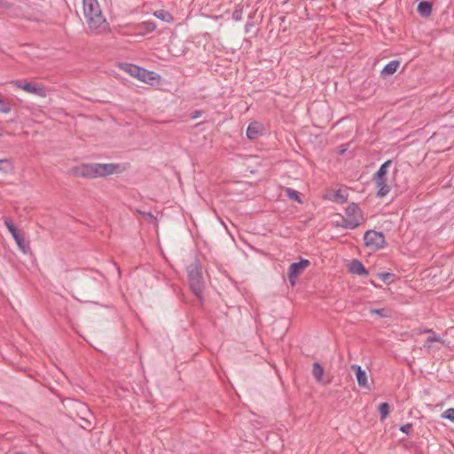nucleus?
I'll return each mask as SVG.
<instances>
[{"label": "nucleus", "instance_id": "nucleus-1", "mask_svg": "<svg viewBox=\"0 0 454 454\" xmlns=\"http://www.w3.org/2000/svg\"><path fill=\"white\" fill-rule=\"evenodd\" d=\"M120 170L117 163H82L70 169V173L77 177L95 179L113 175Z\"/></svg>", "mask_w": 454, "mask_h": 454}, {"label": "nucleus", "instance_id": "nucleus-2", "mask_svg": "<svg viewBox=\"0 0 454 454\" xmlns=\"http://www.w3.org/2000/svg\"><path fill=\"white\" fill-rule=\"evenodd\" d=\"M83 14L91 33L102 34L108 29V23L102 15L98 0H82Z\"/></svg>", "mask_w": 454, "mask_h": 454}, {"label": "nucleus", "instance_id": "nucleus-3", "mask_svg": "<svg viewBox=\"0 0 454 454\" xmlns=\"http://www.w3.org/2000/svg\"><path fill=\"white\" fill-rule=\"evenodd\" d=\"M186 270L191 290L198 298H200L204 285L200 264L194 262L187 266Z\"/></svg>", "mask_w": 454, "mask_h": 454}, {"label": "nucleus", "instance_id": "nucleus-4", "mask_svg": "<svg viewBox=\"0 0 454 454\" xmlns=\"http://www.w3.org/2000/svg\"><path fill=\"white\" fill-rule=\"evenodd\" d=\"M344 217L347 218L345 226L349 230H354L365 222L364 214L356 203H351L346 207Z\"/></svg>", "mask_w": 454, "mask_h": 454}, {"label": "nucleus", "instance_id": "nucleus-5", "mask_svg": "<svg viewBox=\"0 0 454 454\" xmlns=\"http://www.w3.org/2000/svg\"><path fill=\"white\" fill-rule=\"evenodd\" d=\"M14 87L21 89L29 94L38 96L40 98L47 97V90L44 86L33 82H26L24 80H15L11 82Z\"/></svg>", "mask_w": 454, "mask_h": 454}, {"label": "nucleus", "instance_id": "nucleus-6", "mask_svg": "<svg viewBox=\"0 0 454 454\" xmlns=\"http://www.w3.org/2000/svg\"><path fill=\"white\" fill-rule=\"evenodd\" d=\"M364 245L376 249L383 248L386 241L382 232L376 231H367L364 235Z\"/></svg>", "mask_w": 454, "mask_h": 454}, {"label": "nucleus", "instance_id": "nucleus-7", "mask_svg": "<svg viewBox=\"0 0 454 454\" xmlns=\"http://www.w3.org/2000/svg\"><path fill=\"white\" fill-rule=\"evenodd\" d=\"M4 224L8 231H10V233L12 234V236L13 237V239H15L19 249L25 254H28V252L30 251L29 245L25 242L23 237L20 234L19 231L12 223V221L9 219H5Z\"/></svg>", "mask_w": 454, "mask_h": 454}, {"label": "nucleus", "instance_id": "nucleus-8", "mask_svg": "<svg viewBox=\"0 0 454 454\" xmlns=\"http://www.w3.org/2000/svg\"><path fill=\"white\" fill-rule=\"evenodd\" d=\"M309 264V260L301 259L300 262H294L289 266L287 275L292 286L295 285L297 277L301 275Z\"/></svg>", "mask_w": 454, "mask_h": 454}, {"label": "nucleus", "instance_id": "nucleus-9", "mask_svg": "<svg viewBox=\"0 0 454 454\" xmlns=\"http://www.w3.org/2000/svg\"><path fill=\"white\" fill-rule=\"evenodd\" d=\"M372 181L377 188V196L383 198L390 192V186L387 184V176H373Z\"/></svg>", "mask_w": 454, "mask_h": 454}, {"label": "nucleus", "instance_id": "nucleus-10", "mask_svg": "<svg viewBox=\"0 0 454 454\" xmlns=\"http://www.w3.org/2000/svg\"><path fill=\"white\" fill-rule=\"evenodd\" d=\"M351 370L355 372L358 386L364 388H369L367 373L358 364H352Z\"/></svg>", "mask_w": 454, "mask_h": 454}, {"label": "nucleus", "instance_id": "nucleus-11", "mask_svg": "<svg viewBox=\"0 0 454 454\" xmlns=\"http://www.w3.org/2000/svg\"><path fill=\"white\" fill-rule=\"evenodd\" d=\"M135 77L138 78L142 82L152 83L154 80L159 78V75L153 71H148L146 69L141 68L137 69V74H135Z\"/></svg>", "mask_w": 454, "mask_h": 454}, {"label": "nucleus", "instance_id": "nucleus-12", "mask_svg": "<svg viewBox=\"0 0 454 454\" xmlns=\"http://www.w3.org/2000/svg\"><path fill=\"white\" fill-rule=\"evenodd\" d=\"M262 131V125L257 121L251 122L247 129V137L250 140L256 139Z\"/></svg>", "mask_w": 454, "mask_h": 454}, {"label": "nucleus", "instance_id": "nucleus-13", "mask_svg": "<svg viewBox=\"0 0 454 454\" xmlns=\"http://www.w3.org/2000/svg\"><path fill=\"white\" fill-rule=\"evenodd\" d=\"M349 270L350 272L359 276H367L369 274L368 270L364 268L363 263L356 259L351 261Z\"/></svg>", "mask_w": 454, "mask_h": 454}, {"label": "nucleus", "instance_id": "nucleus-14", "mask_svg": "<svg viewBox=\"0 0 454 454\" xmlns=\"http://www.w3.org/2000/svg\"><path fill=\"white\" fill-rule=\"evenodd\" d=\"M348 192L347 189L337 190L332 197V200L342 204L348 200Z\"/></svg>", "mask_w": 454, "mask_h": 454}, {"label": "nucleus", "instance_id": "nucleus-15", "mask_svg": "<svg viewBox=\"0 0 454 454\" xmlns=\"http://www.w3.org/2000/svg\"><path fill=\"white\" fill-rule=\"evenodd\" d=\"M139 34L145 35L153 32L156 29V24L153 21H145L138 25Z\"/></svg>", "mask_w": 454, "mask_h": 454}, {"label": "nucleus", "instance_id": "nucleus-16", "mask_svg": "<svg viewBox=\"0 0 454 454\" xmlns=\"http://www.w3.org/2000/svg\"><path fill=\"white\" fill-rule=\"evenodd\" d=\"M325 373L324 368L319 363L315 362L312 364V375L317 382H323V376Z\"/></svg>", "mask_w": 454, "mask_h": 454}, {"label": "nucleus", "instance_id": "nucleus-17", "mask_svg": "<svg viewBox=\"0 0 454 454\" xmlns=\"http://www.w3.org/2000/svg\"><path fill=\"white\" fill-rule=\"evenodd\" d=\"M418 12L423 17H427L432 12V4L429 2H420L418 5Z\"/></svg>", "mask_w": 454, "mask_h": 454}, {"label": "nucleus", "instance_id": "nucleus-18", "mask_svg": "<svg viewBox=\"0 0 454 454\" xmlns=\"http://www.w3.org/2000/svg\"><path fill=\"white\" fill-rule=\"evenodd\" d=\"M400 62L398 60H392L388 62L381 71L382 74H393L395 73Z\"/></svg>", "mask_w": 454, "mask_h": 454}, {"label": "nucleus", "instance_id": "nucleus-19", "mask_svg": "<svg viewBox=\"0 0 454 454\" xmlns=\"http://www.w3.org/2000/svg\"><path fill=\"white\" fill-rule=\"evenodd\" d=\"M154 16L162 21L170 23L173 21V16L165 10H158L154 12Z\"/></svg>", "mask_w": 454, "mask_h": 454}, {"label": "nucleus", "instance_id": "nucleus-20", "mask_svg": "<svg viewBox=\"0 0 454 454\" xmlns=\"http://www.w3.org/2000/svg\"><path fill=\"white\" fill-rule=\"evenodd\" d=\"M392 160H388L385 161L378 169V171L373 176H387V168L391 166Z\"/></svg>", "mask_w": 454, "mask_h": 454}, {"label": "nucleus", "instance_id": "nucleus-21", "mask_svg": "<svg viewBox=\"0 0 454 454\" xmlns=\"http://www.w3.org/2000/svg\"><path fill=\"white\" fill-rule=\"evenodd\" d=\"M381 420L385 419L389 414V404L387 403H381L378 407Z\"/></svg>", "mask_w": 454, "mask_h": 454}, {"label": "nucleus", "instance_id": "nucleus-22", "mask_svg": "<svg viewBox=\"0 0 454 454\" xmlns=\"http://www.w3.org/2000/svg\"><path fill=\"white\" fill-rule=\"evenodd\" d=\"M370 313L372 315H377L380 317H390V312L387 309H371Z\"/></svg>", "mask_w": 454, "mask_h": 454}, {"label": "nucleus", "instance_id": "nucleus-23", "mask_svg": "<svg viewBox=\"0 0 454 454\" xmlns=\"http://www.w3.org/2000/svg\"><path fill=\"white\" fill-rule=\"evenodd\" d=\"M286 195L291 200H294L295 201L301 202L300 196H299V193H298L297 191H295L294 189H291V188H286Z\"/></svg>", "mask_w": 454, "mask_h": 454}, {"label": "nucleus", "instance_id": "nucleus-24", "mask_svg": "<svg viewBox=\"0 0 454 454\" xmlns=\"http://www.w3.org/2000/svg\"><path fill=\"white\" fill-rule=\"evenodd\" d=\"M441 417L454 423V408L447 409L442 413Z\"/></svg>", "mask_w": 454, "mask_h": 454}, {"label": "nucleus", "instance_id": "nucleus-25", "mask_svg": "<svg viewBox=\"0 0 454 454\" xmlns=\"http://www.w3.org/2000/svg\"><path fill=\"white\" fill-rule=\"evenodd\" d=\"M425 333H432L433 335L429 336L427 339V342H442V338L439 335H436L432 330L427 329L424 331Z\"/></svg>", "mask_w": 454, "mask_h": 454}, {"label": "nucleus", "instance_id": "nucleus-26", "mask_svg": "<svg viewBox=\"0 0 454 454\" xmlns=\"http://www.w3.org/2000/svg\"><path fill=\"white\" fill-rule=\"evenodd\" d=\"M11 112V106L1 98L0 113L8 114Z\"/></svg>", "mask_w": 454, "mask_h": 454}, {"label": "nucleus", "instance_id": "nucleus-27", "mask_svg": "<svg viewBox=\"0 0 454 454\" xmlns=\"http://www.w3.org/2000/svg\"><path fill=\"white\" fill-rule=\"evenodd\" d=\"M393 277L392 274L390 273H387V272H380L379 273V278L385 283H389L390 282V278Z\"/></svg>", "mask_w": 454, "mask_h": 454}, {"label": "nucleus", "instance_id": "nucleus-28", "mask_svg": "<svg viewBox=\"0 0 454 454\" xmlns=\"http://www.w3.org/2000/svg\"><path fill=\"white\" fill-rule=\"evenodd\" d=\"M412 428V425L411 423L404 424L401 426L400 430L404 434H409Z\"/></svg>", "mask_w": 454, "mask_h": 454}, {"label": "nucleus", "instance_id": "nucleus-29", "mask_svg": "<svg viewBox=\"0 0 454 454\" xmlns=\"http://www.w3.org/2000/svg\"><path fill=\"white\" fill-rule=\"evenodd\" d=\"M142 67H139L137 66H135V65H130L128 71L129 73L135 77V74H137V69H141Z\"/></svg>", "mask_w": 454, "mask_h": 454}, {"label": "nucleus", "instance_id": "nucleus-30", "mask_svg": "<svg viewBox=\"0 0 454 454\" xmlns=\"http://www.w3.org/2000/svg\"><path fill=\"white\" fill-rule=\"evenodd\" d=\"M201 114H202V111H200V110L193 111L191 114V119L195 120V119L200 117Z\"/></svg>", "mask_w": 454, "mask_h": 454}, {"label": "nucleus", "instance_id": "nucleus-31", "mask_svg": "<svg viewBox=\"0 0 454 454\" xmlns=\"http://www.w3.org/2000/svg\"><path fill=\"white\" fill-rule=\"evenodd\" d=\"M346 221H347V218L342 217V219L340 221L336 222V226L341 227L343 229H348V227L345 226Z\"/></svg>", "mask_w": 454, "mask_h": 454}, {"label": "nucleus", "instance_id": "nucleus-32", "mask_svg": "<svg viewBox=\"0 0 454 454\" xmlns=\"http://www.w3.org/2000/svg\"><path fill=\"white\" fill-rule=\"evenodd\" d=\"M138 212H139V214L145 215L150 220L154 219L153 215L150 212H142V211H138Z\"/></svg>", "mask_w": 454, "mask_h": 454}, {"label": "nucleus", "instance_id": "nucleus-33", "mask_svg": "<svg viewBox=\"0 0 454 454\" xmlns=\"http://www.w3.org/2000/svg\"><path fill=\"white\" fill-rule=\"evenodd\" d=\"M7 161H8V160H6V159L0 160V170H2V164L4 162H7Z\"/></svg>", "mask_w": 454, "mask_h": 454}]
</instances>
